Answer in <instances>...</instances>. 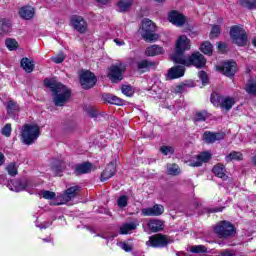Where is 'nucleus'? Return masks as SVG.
Here are the masks:
<instances>
[{
  "mask_svg": "<svg viewBox=\"0 0 256 256\" xmlns=\"http://www.w3.org/2000/svg\"><path fill=\"white\" fill-rule=\"evenodd\" d=\"M191 50V39L186 35L178 37L175 43L174 53L171 54L170 59L175 65H183L184 67H195L196 69H203L207 65V58L201 52L195 51L188 57L185 56L186 51Z\"/></svg>",
  "mask_w": 256,
  "mask_h": 256,
  "instance_id": "f257e3e1",
  "label": "nucleus"
},
{
  "mask_svg": "<svg viewBox=\"0 0 256 256\" xmlns=\"http://www.w3.org/2000/svg\"><path fill=\"white\" fill-rule=\"evenodd\" d=\"M44 85L50 89L55 107H64L65 103L71 99V90L65 84L45 78Z\"/></svg>",
  "mask_w": 256,
  "mask_h": 256,
  "instance_id": "f03ea898",
  "label": "nucleus"
},
{
  "mask_svg": "<svg viewBox=\"0 0 256 256\" xmlns=\"http://www.w3.org/2000/svg\"><path fill=\"white\" fill-rule=\"evenodd\" d=\"M41 135V128L37 124H24L22 126L21 142L24 145H33Z\"/></svg>",
  "mask_w": 256,
  "mask_h": 256,
  "instance_id": "7ed1b4c3",
  "label": "nucleus"
},
{
  "mask_svg": "<svg viewBox=\"0 0 256 256\" xmlns=\"http://www.w3.org/2000/svg\"><path fill=\"white\" fill-rule=\"evenodd\" d=\"M230 39L234 45L237 47H247L249 44V35L245 28L241 27L240 25H233L230 28Z\"/></svg>",
  "mask_w": 256,
  "mask_h": 256,
  "instance_id": "20e7f679",
  "label": "nucleus"
},
{
  "mask_svg": "<svg viewBox=\"0 0 256 256\" xmlns=\"http://www.w3.org/2000/svg\"><path fill=\"white\" fill-rule=\"evenodd\" d=\"M142 39L146 41V43H153L159 39V35L155 33L157 31V26L149 20V18H144L140 27Z\"/></svg>",
  "mask_w": 256,
  "mask_h": 256,
  "instance_id": "39448f33",
  "label": "nucleus"
},
{
  "mask_svg": "<svg viewBox=\"0 0 256 256\" xmlns=\"http://www.w3.org/2000/svg\"><path fill=\"white\" fill-rule=\"evenodd\" d=\"M214 233L217 234L219 239H231V237L237 235V228L233 223L223 220L214 227Z\"/></svg>",
  "mask_w": 256,
  "mask_h": 256,
  "instance_id": "423d86ee",
  "label": "nucleus"
},
{
  "mask_svg": "<svg viewBox=\"0 0 256 256\" xmlns=\"http://www.w3.org/2000/svg\"><path fill=\"white\" fill-rule=\"evenodd\" d=\"M125 71H127V66L123 63L112 64L108 68L107 77L111 83H121L124 79Z\"/></svg>",
  "mask_w": 256,
  "mask_h": 256,
  "instance_id": "0eeeda50",
  "label": "nucleus"
},
{
  "mask_svg": "<svg viewBox=\"0 0 256 256\" xmlns=\"http://www.w3.org/2000/svg\"><path fill=\"white\" fill-rule=\"evenodd\" d=\"M169 236L165 234H154L149 237V240L146 241V247H152V249H165V247H169Z\"/></svg>",
  "mask_w": 256,
  "mask_h": 256,
  "instance_id": "6e6552de",
  "label": "nucleus"
},
{
  "mask_svg": "<svg viewBox=\"0 0 256 256\" xmlns=\"http://www.w3.org/2000/svg\"><path fill=\"white\" fill-rule=\"evenodd\" d=\"M79 83L85 91L93 89L97 85V76L90 70H84L79 75Z\"/></svg>",
  "mask_w": 256,
  "mask_h": 256,
  "instance_id": "1a4fd4ad",
  "label": "nucleus"
},
{
  "mask_svg": "<svg viewBox=\"0 0 256 256\" xmlns=\"http://www.w3.org/2000/svg\"><path fill=\"white\" fill-rule=\"evenodd\" d=\"M237 69H239V67L237 66V62L235 60L224 61L222 64L216 66V71L222 75H225V77H228L229 79H233L235 77Z\"/></svg>",
  "mask_w": 256,
  "mask_h": 256,
  "instance_id": "9d476101",
  "label": "nucleus"
},
{
  "mask_svg": "<svg viewBox=\"0 0 256 256\" xmlns=\"http://www.w3.org/2000/svg\"><path fill=\"white\" fill-rule=\"evenodd\" d=\"M70 25L80 33V35H84V33H87V29H89V24H87V21L83 16L79 15H73L70 18Z\"/></svg>",
  "mask_w": 256,
  "mask_h": 256,
  "instance_id": "9b49d317",
  "label": "nucleus"
},
{
  "mask_svg": "<svg viewBox=\"0 0 256 256\" xmlns=\"http://www.w3.org/2000/svg\"><path fill=\"white\" fill-rule=\"evenodd\" d=\"M168 21L175 27H183L187 23V16L177 10H172L168 13Z\"/></svg>",
  "mask_w": 256,
  "mask_h": 256,
  "instance_id": "f8f14e48",
  "label": "nucleus"
},
{
  "mask_svg": "<svg viewBox=\"0 0 256 256\" xmlns=\"http://www.w3.org/2000/svg\"><path fill=\"white\" fill-rule=\"evenodd\" d=\"M79 189H81V187L79 186H72L66 189L64 193L59 196L61 202L58 203L57 205H65V203H69V201L75 199V197H77L79 193Z\"/></svg>",
  "mask_w": 256,
  "mask_h": 256,
  "instance_id": "ddd939ff",
  "label": "nucleus"
},
{
  "mask_svg": "<svg viewBox=\"0 0 256 256\" xmlns=\"http://www.w3.org/2000/svg\"><path fill=\"white\" fill-rule=\"evenodd\" d=\"M202 139L207 145H211L216 141H223V139H225V132L205 131L202 135Z\"/></svg>",
  "mask_w": 256,
  "mask_h": 256,
  "instance_id": "4468645a",
  "label": "nucleus"
},
{
  "mask_svg": "<svg viewBox=\"0 0 256 256\" xmlns=\"http://www.w3.org/2000/svg\"><path fill=\"white\" fill-rule=\"evenodd\" d=\"M165 213V207L161 204H155L153 207L144 208L142 215L144 217H159Z\"/></svg>",
  "mask_w": 256,
  "mask_h": 256,
  "instance_id": "2eb2a0df",
  "label": "nucleus"
},
{
  "mask_svg": "<svg viewBox=\"0 0 256 256\" xmlns=\"http://www.w3.org/2000/svg\"><path fill=\"white\" fill-rule=\"evenodd\" d=\"M185 75V66L176 65L168 70L167 79L173 81V79H181Z\"/></svg>",
  "mask_w": 256,
  "mask_h": 256,
  "instance_id": "dca6fc26",
  "label": "nucleus"
},
{
  "mask_svg": "<svg viewBox=\"0 0 256 256\" xmlns=\"http://www.w3.org/2000/svg\"><path fill=\"white\" fill-rule=\"evenodd\" d=\"M115 175H117V166L115 163L110 162L101 173L100 181L103 183L108 181V179H111V177H115Z\"/></svg>",
  "mask_w": 256,
  "mask_h": 256,
  "instance_id": "f3484780",
  "label": "nucleus"
},
{
  "mask_svg": "<svg viewBox=\"0 0 256 256\" xmlns=\"http://www.w3.org/2000/svg\"><path fill=\"white\" fill-rule=\"evenodd\" d=\"M93 171V164L91 162H83L76 164L74 167V175L79 177L80 175H87Z\"/></svg>",
  "mask_w": 256,
  "mask_h": 256,
  "instance_id": "a211bd4d",
  "label": "nucleus"
},
{
  "mask_svg": "<svg viewBox=\"0 0 256 256\" xmlns=\"http://www.w3.org/2000/svg\"><path fill=\"white\" fill-rule=\"evenodd\" d=\"M211 157L212 155L210 152H202L196 156V160L190 161L189 167H201L203 163H209Z\"/></svg>",
  "mask_w": 256,
  "mask_h": 256,
  "instance_id": "6ab92c4d",
  "label": "nucleus"
},
{
  "mask_svg": "<svg viewBox=\"0 0 256 256\" xmlns=\"http://www.w3.org/2000/svg\"><path fill=\"white\" fill-rule=\"evenodd\" d=\"M102 101L104 103H109L110 105H117L118 107H121V105H124L125 103V100L110 93L102 94Z\"/></svg>",
  "mask_w": 256,
  "mask_h": 256,
  "instance_id": "aec40b11",
  "label": "nucleus"
},
{
  "mask_svg": "<svg viewBox=\"0 0 256 256\" xmlns=\"http://www.w3.org/2000/svg\"><path fill=\"white\" fill-rule=\"evenodd\" d=\"M19 16L21 19H25L26 21H30L35 17V8L32 6H23L19 9Z\"/></svg>",
  "mask_w": 256,
  "mask_h": 256,
  "instance_id": "412c9836",
  "label": "nucleus"
},
{
  "mask_svg": "<svg viewBox=\"0 0 256 256\" xmlns=\"http://www.w3.org/2000/svg\"><path fill=\"white\" fill-rule=\"evenodd\" d=\"M212 173L215 174V176L219 179H223V181H227V179L229 178L226 174L227 170L222 163L214 165L212 168Z\"/></svg>",
  "mask_w": 256,
  "mask_h": 256,
  "instance_id": "4be33fe9",
  "label": "nucleus"
},
{
  "mask_svg": "<svg viewBox=\"0 0 256 256\" xmlns=\"http://www.w3.org/2000/svg\"><path fill=\"white\" fill-rule=\"evenodd\" d=\"M65 169V163H63V161H58L51 167V171L53 172L54 177H63V172Z\"/></svg>",
  "mask_w": 256,
  "mask_h": 256,
  "instance_id": "5701e85b",
  "label": "nucleus"
},
{
  "mask_svg": "<svg viewBox=\"0 0 256 256\" xmlns=\"http://www.w3.org/2000/svg\"><path fill=\"white\" fill-rule=\"evenodd\" d=\"M20 66L26 73H33L35 71V64L27 57L21 59Z\"/></svg>",
  "mask_w": 256,
  "mask_h": 256,
  "instance_id": "b1692460",
  "label": "nucleus"
},
{
  "mask_svg": "<svg viewBox=\"0 0 256 256\" xmlns=\"http://www.w3.org/2000/svg\"><path fill=\"white\" fill-rule=\"evenodd\" d=\"M234 105H235V98L231 96H224L222 100V104H220V109H224V111H231Z\"/></svg>",
  "mask_w": 256,
  "mask_h": 256,
  "instance_id": "393cba45",
  "label": "nucleus"
},
{
  "mask_svg": "<svg viewBox=\"0 0 256 256\" xmlns=\"http://www.w3.org/2000/svg\"><path fill=\"white\" fill-rule=\"evenodd\" d=\"M209 119V112L207 110H201L195 112L192 121L193 123H203Z\"/></svg>",
  "mask_w": 256,
  "mask_h": 256,
  "instance_id": "a878e982",
  "label": "nucleus"
},
{
  "mask_svg": "<svg viewBox=\"0 0 256 256\" xmlns=\"http://www.w3.org/2000/svg\"><path fill=\"white\" fill-rule=\"evenodd\" d=\"M148 228L151 233H159V231H163V221L162 220H150L148 222Z\"/></svg>",
  "mask_w": 256,
  "mask_h": 256,
  "instance_id": "bb28decb",
  "label": "nucleus"
},
{
  "mask_svg": "<svg viewBox=\"0 0 256 256\" xmlns=\"http://www.w3.org/2000/svg\"><path fill=\"white\" fill-rule=\"evenodd\" d=\"M164 51L165 50H163V47L158 45H152L146 49L145 54L148 57H155L157 55H163Z\"/></svg>",
  "mask_w": 256,
  "mask_h": 256,
  "instance_id": "cd10ccee",
  "label": "nucleus"
},
{
  "mask_svg": "<svg viewBox=\"0 0 256 256\" xmlns=\"http://www.w3.org/2000/svg\"><path fill=\"white\" fill-rule=\"evenodd\" d=\"M11 33V20L7 18L0 19V35Z\"/></svg>",
  "mask_w": 256,
  "mask_h": 256,
  "instance_id": "c85d7f7f",
  "label": "nucleus"
},
{
  "mask_svg": "<svg viewBox=\"0 0 256 256\" xmlns=\"http://www.w3.org/2000/svg\"><path fill=\"white\" fill-rule=\"evenodd\" d=\"M199 50L204 55L211 57L213 55V44H211V42H209V41H204L200 44Z\"/></svg>",
  "mask_w": 256,
  "mask_h": 256,
  "instance_id": "c756f323",
  "label": "nucleus"
},
{
  "mask_svg": "<svg viewBox=\"0 0 256 256\" xmlns=\"http://www.w3.org/2000/svg\"><path fill=\"white\" fill-rule=\"evenodd\" d=\"M225 96L217 93V92H213L210 95V102L212 103V105H214L215 107L219 108L221 107V104L223 103V99Z\"/></svg>",
  "mask_w": 256,
  "mask_h": 256,
  "instance_id": "7c9ffc66",
  "label": "nucleus"
},
{
  "mask_svg": "<svg viewBox=\"0 0 256 256\" xmlns=\"http://www.w3.org/2000/svg\"><path fill=\"white\" fill-rule=\"evenodd\" d=\"M137 229V224L130 222V223H124L119 230L120 235H128L130 231H135Z\"/></svg>",
  "mask_w": 256,
  "mask_h": 256,
  "instance_id": "2f4dec72",
  "label": "nucleus"
},
{
  "mask_svg": "<svg viewBox=\"0 0 256 256\" xmlns=\"http://www.w3.org/2000/svg\"><path fill=\"white\" fill-rule=\"evenodd\" d=\"M132 5H133V0H119L118 2L119 12L126 13V11H129V9H131Z\"/></svg>",
  "mask_w": 256,
  "mask_h": 256,
  "instance_id": "473e14b6",
  "label": "nucleus"
},
{
  "mask_svg": "<svg viewBox=\"0 0 256 256\" xmlns=\"http://www.w3.org/2000/svg\"><path fill=\"white\" fill-rule=\"evenodd\" d=\"M6 109H7L8 115H15L16 113H18L20 107H19V104H17V102L13 100H9L7 103Z\"/></svg>",
  "mask_w": 256,
  "mask_h": 256,
  "instance_id": "72a5a7b5",
  "label": "nucleus"
},
{
  "mask_svg": "<svg viewBox=\"0 0 256 256\" xmlns=\"http://www.w3.org/2000/svg\"><path fill=\"white\" fill-rule=\"evenodd\" d=\"M239 5L248 11H253L256 9V0H239Z\"/></svg>",
  "mask_w": 256,
  "mask_h": 256,
  "instance_id": "f704fd0d",
  "label": "nucleus"
},
{
  "mask_svg": "<svg viewBox=\"0 0 256 256\" xmlns=\"http://www.w3.org/2000/svg\"><path fill=\"white\" fill-rule=\"evenodd\" d=\"M226 161L227 163H230V161H243V153L232 151L226 156Z\"/></svg>",
  "mask_w": 256,
  "mask_h": 256,
  "instance_id": "c9c22d12",
  "label": "nucleus"
},
{
  "mask_svg": "<svg viewBox=\"0 0 256 256\" xmlns=\"http://www.w3.org/2000/svg\"><path fill=\"white\" fill-rule=\"evenodd\" d=\"M5 45L9 51H15V50L19 49V43L17 42V40H15L13 38L6 39Z\"/></svg>",
  "mask_w": 256,
  "mask_h": 256,
  "instance_id": "e433bc0d",
  "label": "nucleus"
},
{
  "mask_svg": "<svg viewBox=\"0 0 256 256\" xmlns=\"http://www.w3.org/2000/svg\"><path fill=\"white\" fill-rule=\"evenodd\" d=\"M149 67H155V62L144 59L137 63V68L139 71L143 69H149Z\"/></svg>",
  "mask_w": 256,
  "mask_h": 256,
  "instance_id": "4c0bfd02",
  "label": "nucleus"
},
{
  "mask_svg": "<svg viewBox=\"0 0 256 256\" xmlns=\"http://www.w3.org/2000/svg\"><path fill=\"white\" fill-rule=\"evenodd\" d=\"M245 91L248 93V95H254L256 97V81L249 80Z\"/></svg>",
  "mask_w": 256,
  "mask_h": 256,
  "instance_id": "58836bf2",
  "label": "nucleus"
},
{
  "mask_svg": "<svg viewBox=\"0 0 256 256\" xmlns=\"http://www.w3.org/2000/svg\"><path fill=\"white\" fill-rule=\"evenodd\" d=\"M121 91L126 97H133L135 95V90L131 85H122Z\"/></svg>",
  "mask_w": 256,
  "mask_h": 256,
  "instance_id": "ea45409f",
  "label": "nucleus"
},
{
  "mask_svg": "<svg viewBox=\"0 0 256 256\" xmlns=\"http://www.w3.org/2000/svg\"><path fill=\"white\" fill-rule=\"evenodd\" d=\"M221 27L217 24L212 25L211 31H210V39H215L221 35Z\"/></svg>",
  "mask_w": 256,
  "mask_h": 256,
  "instance_id": "a19ab883",
  "label": "nucleus"
},
{
  "mask_svg": "<svg viewBox=\"0 0 256 256\" xmlns=\"http://www.w3.org/2000/svg\"><path fill=\"white\" fill-rule=\"evenodd\" d=\"M14 186V191H16V193H19L21 191H25L27 189V183L26 182H21L19 180L15 181L13 183Z\"/></svg>",
  "mask_w": 256,
  "mask_h": 256,
  "instance_id": "79ce46f5",
  "label": "nucleus"
},
{
  "mask_svg": "<svg viewBox=\"0 0 256 256\" xmlns=\"http://www.w3.org/2000/svg\"><path fill=\"white\" fill-rule=\"evenodd\" d=\"M85 111L87 115H89V117H91L92 119H97V117H99V110H97V108L93 106L87 107Z\"/></svg>",
  "mask_w": 256,
  "mask_h": 256,
  "instance_id": "37998d69",
  "label": "nucleus"
},
{
  "mask_svg": "<svg viewBox=\"0 0 256 256\" xmlns=\"http://www.w3.org/2000/svg\"><path fill=\"white\" fill-rule=\"evenodd\" d=\"M6 171H8V175H10L11 177H15L17 173H19L15 162L8 164L6 167Z\"/></svg>",
  "mask_w": 256,
  "mask_h": 256,
  "instance_id": "c03bdc74",
  "label": "nucleus"
},
{
  "mask_svg": "<svg viewBox=\"0 0 256 256\" xmlns=\"http://www.w3.org/2000/svg\"><path fill=\"white\" fill-rule=\"evenodd\" d=\"M160 153H162V155H174L175 154V148H173V146H161L160 147Z\"/></svg>",
  "mask_w": 256,
  "mask_h": 256,
  "instance_id": "a18cd8bd",
  "label": "nucleus"
},
{
  "mask_svg": "<svg viewBox=\"0 0 256 256\" xmlns=\"http://www.w3.org/2000/svg\"><path fill=\"white\" fill-rule=\"evenodd\" d=\"M190 251L191 253H207V248L205 247V245H194L190 247Z\"/></svg>",
  "mask_w": 256,
  "mask_h": 256,
  "instance_id": "49530a36",
  "label": "nucleus"
},
{
  "mask_svg": "<svg viewBox=\"0 0 256 256\" xmlns=\"http://www.w3.org/2000/svg\"><path fill=\"white\" fill-rule=\"evenodd\" d=\"M198 77L200 81H202V85L205 87L206 85H209V75H207V72L201 70L198 72Z\"/></svg>",
  "mask_w": 256,
  "mask_h": 256,
  "instance_id": "de8ad7c7",
  "label": "nucleus"
},
{
  "mask_svg": "<svg viewBox=\"0 0 256 256\" xmlns=\"http://www.w3.org/2000/svg\"><path fill=\"white\" fill-rule=\"evenodd\" d=\"M168 173L169 175L177 176L179 175V173H181V169H179V165H177L176 163H173L168 168Z\"/></svg>",
  "mask_w": 256,
  "mask_h": 256,
  "instance_id": "09e8293b",
  "label": "nucleus"
},
{
  "mask_svg": "<svg viewBox=\"0 0 256 256\" xmlns=\"http://www.w3.org/2000/svg\"><path fill=\"white\" fill-rule=\"evenodd\" d=\"M50 60L53 62V63H56V65H59L61 63H63V61H65V54L63 52L57 54V56H52L50 58Z\"/></svg>",
  "mask_w": 256,
  "mask_h": 256,
  "instance_id": "8fccbe9b",
  "label": "nucleus"
},
{
  "mask_svg": "<svg viewBox=\"0 0 256 256\" xmlns=\"http://www.w3.org/2000/svg\"><path fill=\"white\" fill-rule=\"evenodd\" d=\"M13 129L11 128V123H7L1 130V133L4 137H11V132Z\"/></svg>",
  "mask_w": 256,
  "mask_h": 256,
  "instance_id": "3c124183",
  "label": "nucleus"
},
{
  "mask_svg": "<svg viewBox=\"0 0 256 256\" xmlns=\"http://www.w3.org/2000/svg\"><path fill=\"white\" fill-rule=\"evenodd\" d=\"M41 195H42L43 199H48V200H53L56 197L55 192H51L49 190L42 191Z\"/></svg>",
  "mask_w": 256,
  "mask_h": 256,
  "instance_id": "603ef678",
  "label": "nucleus"
},
{
  "mask_svg": "<svg viewBox=\"0 0 256 256\" xmlns=\"http://www.w3.org/2000/svg\"><path fill=\"white\" fill-rule=\"evenodd\" d=\"M191 87L189 84L182 83L175 87V93H183L184 91H187V88Z\"/></svg>",
  "mask_w": 256,
  "mask_h": 256,
  "instance_id": "864d4df0",
  "label": "nucleus"
},
{
  "mask_svg": "<svg viewBox=\"0 0 256 256\" xmlns=\"http://www.w3.org/2000/svg\"><path fill=\"white\" fill-rule=\"evenodd\" d=\"M127 196L122 195L118 198V207H121L122 209L127 206Z\"/></svg>",
  "mask_w": 256,
  "mask_h": 256,
  "instance_id": "5fc2aeb1",
  "label": "nucleus"
},
{
  "mask_svg": "<svg viewBox=\"0 0 256 256\" xmlns=\"http://www.w3.org/2000/svg\"><path fill=\"white\" fill-rule=\"evenodd\" d=\"M234 255H235V250H231V249H224L218 253V256H234Z\"/></svg>",
  "mask_w": 256,
  "mask_h": 256,
  "instance_id": "6e6d98bb",
  "label": "nucleus"
},
{
  "mask_svg": "<svg viewBox=\"0 0 256 256\" xmlns=\"http://www.w3.org/2000/svg\"><path fill=\"white\" fill-rule=\"evenodd\" d=\"M121 249H123V251H125L126 253H131V251H133V246L127 242H123Z\"/></svg>",
  "mask_w": 256,
  "mask_h": 256,
  "instance_id": "4d7b16f0",
  "label": "nucleus"
},
{
  "mask_svg": "<svg viewBox=\"0 0 256 256\" xmlns=\"http://www.w3.org/2000/svg\"><path fill=\"white\" fill-rule=\"evenodd\" d=\"M224 207H219V208H210L208 210V213H221L223 211Z\"/></svg>",
  "mask_w": 256,
  "mask_h": 256,
  "instance_id": "13d9d810",
  "label": "nucleus"
},
{
  "mask_svg": "<svg viewBox=\"0 0 256 256\" xmlns=\"http://www.w3.org/2000/svg\"><path fill=\"white\" fill-rule=\"evenodd\" d=\"M218 49L220 51H225V49H227V44L226 43H223V42H219L218 43Z\"/></svg>",
  "mask_w": 256,
  "mask_h": 256,
  "instance_id": "bf43d9fd",
  "label": "nucleus"
},
{
  "mask_svg": "<svg viewBox=\"0 0 256 256\" xmlns=\"http://www.w3.org/2000/svg\"><path fill=\"white\" fill-rule=\"evenodd\" d=\"M5 164V154L0 152V167Z\"/></svg>",
  "mask_w": 256,
  "mask_h": 256,
  "instance_id": "052dcab7",
  "label": "nucleus"
},
{
  "mask_svg": "<svg viewBox=\"0 0 256 256\" xmlns=\"http://www.w3.org/2000/svg\"><path fill=\"white\" fill-rule=\"evenodd\" d=\"M42 241L44 243H53V238L52 237L44 238V239H42Z\"/></svg>",
  "mask_w": 256,
  "mask_h": 256,
  "instance_id": "680f3d73",
  "label": "nucleus"
},
{
  "mask_svg": "<svg viewBox=\"0 0 256 256\" xmlns=\"http://www.w3.org/2000/svg\"><path fill=\"white\" fill-rule=\"evenodd\" d=\"M97 3H100V5H107L109 3V0H96Z\"/></svg>",
  "mask_w": 256,
  "mask_h": 256,
  "instance_id": "e2e57ef3",
  "label": "nucleus"
},
{
  "mask_svg": "<svg viewBox=\"0 0 256 256\" xmlns=\"http://www.w3.org/2000/svg\"><path fill=\"white\" fill-rule=\"evenodd\" d=\"M114 41L117 45H125V42H121L119 39H114Z\"/></svg>",
  "mask_w": 256,
  "mask_h": 256,
  "instance_id": "0e129e2a",
  "label": "nucleus"
},
{
  "mask_svg": "<svg viewBox=\"0 0 256 256\" xmlns=\"http://www.w3.org/2000/svg\"><path fill=\"white\" fill-rule=\"evenodd\" d=\"M156 1V3H165V1H167V0H155Z\"/></svg>",
  "mask_w": 256,
  "mask_h": 256,
  "instance_id": "69168bd1",
  "label": "nucleus"
},
{
  "mask_svg": "<svg viewBox=\"0 0 256 256\" xmlns=\"http://www.w3.org/2000/svg\"><path fill=\"white\" fill-rule=\"evenodd\" d=\"M253 47H256V38L252 40Z\"/></svg>",
  "mask_w": 256,
  "mask_h": 256,
  "instance_id": "338daca9",
  "label": "nucleus"
},
{
  "mask_svg": "<svg viewBox=\"0 0 256 256\" xmlns=\"http://www.w3.org/2000/svg\"><path fill=\"white\" fill-rule=\"evenodd\" d=\"M40 229H47V226H40Z\"/></svg>",
  "mask_w": 256,
  "mask_h": 256,
  "instance_id": "774afa93",
  "label": "nucleus"
}]
</instances>
